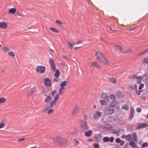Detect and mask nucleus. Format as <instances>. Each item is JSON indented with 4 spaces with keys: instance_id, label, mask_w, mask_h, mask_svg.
I'll return each instance as SVG.
<instances>
[{
    "instance_id": "nucleus-1",
    "label": "nucleus",
    "mask_w": 148,
    "mask_h": 148,
    "mask_svg": "<svg viewBox=\"0 0 148 148\" xmlns=\"http://www.w3.org/2000/svg\"><path fill=\"white\" fill-rule=\"evenodd\" d=\"M95 56L96 59L102 64L106 65L110 64V62L107 59L104 54L98 51L96 53Z\"/></svg>"
},
{
    "instance_id": "nucleus-2",
    "label": "nucleus",
    "mask_w": 148,
    "mask_h": 148,
    "mask_svg": "<svg viewBox=\"0 0 148 148\" xmlns=\"http://www.w3.org/2000/svg\"><path fill=\"white\" fill-rule=\"evenodd\" d=\"M53 141L56 145L59 146H63L67 143V139L64 138L56 136L53 138Z\"/></svg>"
},
{
    "instance_id": "nucleus-3",
    "label": "nucleus",
    "mask_w": 148,
    "mask_h": 148,
    "mask_svg": "<svg viewBox=\"0 0 148 148\" xmlns=\"http://www.w3.org/2000/svg\"><path fill=\"white\" fill-rule=\"evenodd\" d=\"M59 94H57L55 97L54 99L52 101L48 102L47 106L48 108H52L53 107V106L56 105L57 101L59 99Z\"/></svg>"
},
{
    "instance_id": "nucleus-4",
    "label": "nucleus",
    "mask_w": 148,
    "mask_h": 148,
    "mask_svg": "<svg viewBox=\"0 0 148 148\" xmlns=\"http://www.w3.org/2000/svg\"><path fill=\"white\" fill-rule=\"evenodd\" d=\"M115 112V110L114 108L109 106L105 108V112L106 114L112 115Z\"/></svg>"
},
{
    "instance_id": "nucleus-5",
    "label": "nucleus",
    "mask_w": 148,
    "mask_h": 148,
    "mask_svg": "<svg viewBox=\"0 0 148 148\" xmlns=\"http://www.w3.org/2000/svg\"><path fill=\"white\" fill-rule=\"evenodd\" d=\"M119 104L117 101L112 100L110 102L109 106L113 108H116V109H118L119 107Z\"/></svg>"
},
{
    "instance_id": "nucleus-6",
    "label": "nucleus",
    "mask_w": 148,
    "mask_h": 148,
    "mask_svg": "<svg viewBox=\"0 0 148 148\" xmlns=\"http://www.w3.org/2000/svg\"><path fill=\"white\" fill-rule=\"evenodd\" d=\"M46 68L44 66H39L36 68V72L40 73H42L45 71Z\"/></svg>"
},
{
    "instance_id": "nucleus-7",
    "label": "nucleus",
    "mask_w": 148,
    "mask_h": 148,
    "mask_svg": "<svg viewBox=\"0 0 148 148\" xmlns=\"http://www.w3.org/2000/svg\"><path fill=\"white\" fill-rule=\"evenodd\" d=\"M102 113L99 111H96L93 115V118L94 119L98 120L101 117Z\"/></svg>"
},
{
    "instance_id": "nucleus-8",
    "label": "nucleus",
    "mask_w": 148,
    "mask_h": 148,
    "mask_svg": "<svg viewBox=\"0 0 148 148\" xmlns=\"http://www.w3.org/2000/svg\"><path fill=\"white\" fill-rule=\"evenodd\" d=\"M49 64L51 70H52L53 71H55L56 70L55 64L52 58H49Z\"/></svg>"
},
{
    "instance_id": "nucleus-9",
    "label": "nucleus",
    "mask_w": 148,
    "mask_h": 148,
    "mask_svg": "<svg viewBox=\"0 0 148 148\" xmlns=\"http://www.w3.org/2000/svg\"><path fill=\"white\" fill-rule=\"evenodd\" d=\"M115 48L116 50H119L121 52H124L125 53H129L130 51H131V49H129L127 51H123L122 47L121 46L118 45H116L115 46Z\"/></svg>"
},
{
    "instance_id": "nucleus-10",
    "label": "nucleus",
    "mask_w": 148,
    "mask_h": 148,
    "mask_svg": "<svg viewBox=\"0 0 148 148\" xmlns=\"http://www.w3.org/2000/svg\"><path fill=\"white\" fill-rule=\"evenodd\" d=\"M132 78L133 79H136V82L137 84H140L142 79V77L141 76H137L135 75H134L132 76Z\"/></svg>"
},
{
    "instance_id": "nucleus-11",
    "label": "nucleus",
    "mask_w": 148,
    "mask_h": 148,
    "mask_svg": "<svg viewBox=\"0 0 148 148\" xmlns=\"http://www.w3.org/2000/svg\"><path fill=\"white\" fill-rule=\"evenodd\" d=\"M108 81L112 83L115 84L116 83L117 79L116 78L113 77H110L107 78Z\"/></svg>"
},
{
    "instance_id": "nucleus-12",
    "label": "nucleus",
    "mask_w": 148,
    "mask_h": 148,
    "mask_svg": "<svg viewBox=\"0 0 148 148\" xmlns=\"http://www.w3.org/2000/svg\"><path fill=\"white\" fill-rule=\"evenodd\" d=\"M148 125L145 123H141L136 128V130H139L142 128H145V127H147Z\"/></svg>"
},
{
    "instance_id": "nucleus-13",
    "label": "nucleus",
    "mask_w": 148,
    "mask_h": 148,
    "mask_svg": "<svg viewBox=\"0 0 148 148\" xmlns=\"http://www.w3.org/2000/svg\"><path fill=\"white\" fill-rule=\"evenodd\" d=\"M8 13H9L14 14L15 15L20 16L19 12L18 10H9Z\"/></svg>"
},
{
    "instance_id": "nucleus-14",
    "label": "nucleus",
    "mask_w": 148,
    "mask_h": 148,
    "mask_svg": "<svg viewBox=\"0 0 148 148\" xmlns=\"http://www.w3.org/2000/svg\"><path fill=\"white\" fill-rule=\"evenodd\" d=\"M101 134H95L94 138L97 142H99L101 139Z\"/></svg>"
},
{
    "instance_id": "nucleus-15",
    "label": "nucleus",
    "mask_w": 148,
    "mask_h": 148,
    "mask_svg": "<svg viewBox=\"0 0 148 148\" xmlns=\"http://www.w3.org/2000/svg\"><path fill=\"white\" fill-rule=\"evenodd\" d=\"M79 110V108L77 106H76L73 110L72 113V115H75L78 113Z\"/></svg>"
},
{
    "instance_id": "nucleus-16",
    "label": "nucleus",
    "mask_w": 148,
    "mask_h": 148,
    "mask_svg": "<svg viewBox=\"0 0 148 148\" xmlns=\"http://www.w3.org/2000/svg\"><path fill=\"white\" fill-rule=\"evenodd\" d=\"M100 97L102 99H109V96L107 95V94L105 93H102L100 96Z\"/></svg>"
},
{
    "instance_id": "nucleus-17",
    "label": "nucleus",
    "mask_w": 148,
    "mask_h": 148,
    "mask_svg": "<svg viewBox=\"0 0 148 148\" xmlns=\"http://www.w3.org/2000/svg\"><path fill=\"white\" fill-rule=\"evenodd\" d=\"M91 66H95L96 67L99 68L100 66L98 63L96 61L92 62L91 63Z\"/></svg>"
},
{
    "instance_id": "nucleus-18",
    "label": "nucleus",
    "mask_w": 148,
    "mask_h": 148,
    "mask_svg": "<svg viewBox=\"0 0 148 148\" xmlns=\"http://www.w3.org/2000/svg\"><path fill=\"white\" fill-rule=\"evenodd\" d=\"M7 27V25L5 22L0 23V28L3 29H5Z\"/></svg>"
},
{
    "instance_id": "nucleus-19",
    "label": "nucleus",
    "mask_w": 148,
    "mask_h": 148,
    "mask_svg": "<svg viewBox=\"0 0 148 148\" xmlns=\"http://www.w3.org/2000/svg\"><path fill=\"white\" fill-rule=\"evenodd\" d=\"M116 95L118 98H121L124 96V95L122 92L120 91H118L116 93Z\"/></svg>"
},
{
    "instance_id": "nucleus-20",
    "label": "nucleus",
    "mask_w": 148,
    "mask_h": 148,
    "mask_svg": "<svg viewBox=\"0 0 148 148\" xmlns=\"http://www.w3.org/2000/svg\"><path fill=\"white\" fill-rule=\"evenodd\" d=\"M81 127L84 130H87L88 128V126L87 124L86 121H85L84 123L82 124Z\"/></svg>"
},
{
    "instance_id": "nucleus-21",
    "label": "nucleus",
    "mask_w": 148,
    "mask_h": 148,
    "mask_svg": "<svg viewBox=\"0 0 148 148\" xmlns=\"http://www.w3.org/2000/svg\"><path fill=\"white\" fill-rule=\"evenodd\" d=\"M36 91V88L34 87L32 88L28 92L27 94V95L28 96H30L34 92Z\"/></svg>"
},
{
    "instance_id": "nucleus-22",
    "label": "nucleus",
    "mask_w": 148,
    "mask_h": 148,
    "mask_svg": "<svg viewBox=\"0 0 148 148\" xmlns=\"http://www.w3.org/2000/svg\"><path fill=\"white\" fill-rule=\"evenodd\" d=\"M129 144L131 147L133 148H137V146L136 145L135 143L133 141H130Z\"/></svg>"
},
{
    "instance_id": "nucleus-23",
    "label": "nucleus",
    "mask_w": 148,
    "mask_h": 148,
    "mask_svg": "<svg viewBox=\"0 0 148 148\" xmlns=\"http://www.w3.org/2000/svg\"><path fill=\"white\" fill-rule=\"evenodd\" d=\"M99 101L101 104L102 105L106 106L107 104V101L103 99L100 100Z\"/></svg>"
},
{
    "instance_id": "nucleus-24",
    "label": "nucleus",
    "mask_w": 148,
    "mask_h": 148,
    "mask_svg": "<svg viewBox=\"0 0 148 148\" xmlns=\"http://www.w3.org/2000/svg\"><path fill=\"white\" fill-rule=\"evenodd\" d=\"M92 134V132L91 130H89L87 132H85V135L86 136H90Z\"/></svg>"
},
{
    "instance_id": "nucleus-25",
    "label": "nucleus",
    "mask_w": 148,
    "mask_h": 148,
    "mask_svg": "<svg viewBox=\"0 0 148 148\" xmlns=\"http://www.w3.org/2000/svg\"><path fill=\"white\" fill-rule=\"evenodd\" d=\"M65 89L64 88L60 87L59 89V94L61 95L64 92V90Z\"/></svg>"
},
{
    "instance_id": "nucleus-26",
    "label": "nucleus",
    "mask_w": 148,
    "mask_h": 148,
    "mask_svg": "<svg viewBox=\"0 0 148 148\" xmlns=\"http://www.w3.org/2000/svg\"><path fill=\"white\" fill-rule=\"evenodd\" d=\"M60 73L59 71V70L57 69L54 74V76L56 77H58L60 75Z\"/></svg>"
},
{
    "instance_id": "nucleus-27",
    "label": "nucleus",
    "mask_w": 148,
    "mask_h": 148,
    "mask_svg": "<svg viewBox=\"0 0 148 148\" xmlns=\"http://www.w3.org/2000/svg\"><path fill=\"white\" fill-rule=\"evenodd\" d=\"M110 97L111 100H115L116 98L115 95L113 94H110Z\"/></svg>"
},
{
    "instance_id": "nucleus-28",
    "label": "nucleus",
    "mask_w": 148,
    "mask_h": 148,
    "mask_svg": "<svg viewBox=\"0 0 148 148\" xmlns=\"http://www.w3.org/2000/svg\"><path fill=\"white\" fill-rule=\"evenodd\" d=\"M122 108L123 109L127 111L128 110L129 106L125 104L122 106Z\"/></svg>"
},
{
    "instance_id": "nucleus-29",
    "label": "nucleus",
    "mask_w": 148,
    "mask_h": 148,
    "mask_svg": "<svg viewBox=\"0 0 148 148\" xmlns=\"http://www.w3.org/2000/svg\"><path fill=\"white\" fill-rule=\"evenodd\" d=\"M120 131L121 130L118 129H116L112 131V133L113 134L117 135Z\"/></svg>"
},
{
    "instance_id": "nucleus-30",
    "label": "nucleus",
    "mask_w": 148,
    "mask_h": 148,
    "mask_svg": "<svg viewBox=\"0 0 148 148\" xmlns=\"http://www.w3.org/2000/svg\"><path fill=\"white\" fill-rule=\"evenodd\" d=\"M66 84L67 82L66 81H64L62 82L60 84V87L62 88H64V87L66 86Z\"/></svg>"
},
{
    "instance_id": "nucleus-31",
    "label": "nucleus",
    "mask_w": 148,
    "mask_h": 148,
    "mask_svg": "<svg viewBox=\"0 0 148 148\" xmlns=\"http://www.w3.org/2000/svg\"><path fill=\"white\" fill-rule=\"evenodd\" d=\"M51 85V82L50 80L47 78V86H50Z\"/></svg>"
},
{
    "instance_id": "nucleus-32",
    "label": "nucleus",
    "mask_w": 148,
    "mask_h": 148,
    "mask_svg": "<svg viewBox=\"0 0 148 148\" xmlns=\"http://www.w3.org/2000/svg\"><path fill=\"white\" fill-rule=\"evenodd\" d=\"M109 140V138L108 136L104 137L103 138V141L104 142H108Z\"/></svg>"
},
{
    "instance_id": "nucleus-33",
    "label": "nucleus",
    "mask_w": 148,
    "mask_h": 148,
    "mask_svg": "<svg viewBox=\"0 0 148 148\" xmlns=\"http://www.w3.org/2000/svg\"><path fill=\"white\" fill-rule=\"evenodd\" d=\"M50 29L52 32H54L58 33L59 32L58 31L54 28L51 27Z\"/></svg>"
},
{
    "instance_id": "nucleus-34",
    "label": "nucleus",
    "mask_w": 148,
    "mask_h": 148,
    "mask_svg": "<svg viewBox=\"0 0 148 148\" xmlns=\"http://www.w3.org/2000/svg\"><path fill=\"white\" fill-rule=\"evenodd\" d=\"M148 52V48L146 49L144 51L142 52H141L138 55V56H140L141 55L143 54H145V53H146Z\"/></svg>"
},
{
    "instance_id": "nucleus-35",
    "label": "nucleus",
    "mask_w": 148,
    "mask_h": 148,
    "mask_svg": "<svg viewBox=\"0 0 148 148\" xmlns=\"http://www.w3.org/2000/svg\"><path fill=\"white\" fill-rule=\"evenodd\" d=\"M6 101L5 98L3 97L0 98V103H3Z\"/></svg>"
},
{
    "instance_id": "nucleus-36",
    "label": "nucleus",
    "mask_w": 148,
    "mask_h": 148,
    "mask_svg": "<svg viewBox=\"0 0 148 148\" xmlns=\"http://www.w3.org/2000/svg\"><path fill=\"white\" fill-rule=\"evenodd\" d=\"M67 42L70 47L72 48L73 47V45H75L74 43H72L69 41H68Z\"/></svg>"
},
{
    "instance_id": "nucleus-37",
    "label": "nucleus",
    "mask_w": 148,
    "mask_h": 148,
    "mask_svg": "<svg viewBox=\"0 0 148 148\" xmlns=\"http://www.w3.org/2000/svg\"><path fill=\"white\" fill-rule=\"evenodd\" d=\"M132 135L134 140L136 141L137 138V136L136 133L135 132H133L132 134Z\"/></svg>"
},
{
    "instance_id": "nucleus-38",
    "label": "nucleus",
    "mask_w": 148,
    "mask_h": 148,
    "mask_svg": "<svg viewBox=\"0 0 148 148\" xmlns=\"http://www.w3.org/2000/svg\"><path fill=\"white\" fill-rule=\"evenodd\" d=\"M131 135L130 134H128L126 136V139L130 141L131 140Z\"/></svg>"
},
{
    "instance_id": "nucleus-39",
    "label": "nucleus",
    "mask_w": 148,
    "mask_h": 148,
    "mask_svg": "<svg viewBox=\"0 0 148 148\" xmlns=\"http://www.w3.org/2000/svg\"><path fill=\"white\" fill-rule=\"evenodd\" d=\"M54 111V110L53 109H50L48 110L47 113L48 114H52Z\"/></svg>"
},
{
    "instance_id": "nucleus-40",
    "label": "nucleus",
    "mask_w": 148,
    "mask_h": 148,
    "mask_svg": "<svg viewBox=\"0 0 148 148\" xmlns=\"http://www.w3.org/2000/svg\"><path fill=\"white\" fill-rule=\"evenodd\" d=\"M142 147H144L148 146V143L145 142L143 143L142 145Z\"/></svg>"
},
{
    "instance_id": "nucleus-41",
    "label": "nucleus",
    "mask_w": 148,
    "mask_h": 148,
    "mask_svg": "<svg viewBox=\"0 0 148 148\" xmlns=\"http://www.w3.org/2000/svg\"><path fill=\"white\" fill-rule=\"evenodd\" d=\"M42 88L43 89L42 90V94H43L44 95L46 96V94L45 89L44 86L42 87Z\"/></svg>"
},
{
    "instance_id": "nucleus-42",
    "label": "nucleus",
    "mask_w": 148,
    "mask_h": 148,
    "mask_svg": "<svg viewBox=\"0 0 148 148\" xmlns=\"http://www.w3.org/2000/svg\"><path fill=\"white\" fill-rule=\"evenodd\" d=\"M8 54L12 57H14L15 54L14 53L13 51H10L8 53Z\"/></svg>"
},
{
    "instance_id": "nucleus-43",
    "label": "nucleus",
    "mask_w": 148,
    "mask_h": 148,
    "mask_svg": "<svg viewBox=\"0 0 148 148\" xmlns=\"http://www.w3.org/2000/svg\"><path fill=\"white\" fill-rule=\"evenodd\" d=\"M56 24H59L60 25H63V23L58 20H57L56 21Z\"/></svg>"
},
{
    "instance_id": "nucleus-44",
    "label": "nucleus",
    "mask_w": 148,
    "mask_h": 148,
    "mask_svg": "<svg viewBox=\"0 0 148 148\" xmlns=\"http://www.w3.org/2000/svg\"><path fill=\"white\" fill-rule=\"evenodd\" d=\"M93 146L94 148H98L99 147V145L97 143H95L93 144Z\"/></svg>"
},
{
    "instance_id": "nucleus-45",
    "label": "nucleus",
    "mask_w": 148,
    "mask_h": 148,
    "mask_svg": "<svg viewBox=\"0 0 148 148\" xmlns=\"http://www.w3.org/2000/svg\"><path fill=\"white\" fill-rule=\"evenodd\" d=\"M135 88H136V90H137L136 93L138 95H140V94L141 91L140 90H139V91H138L137 90V88L136 85V84H135Z\"/></svg>"
},
{
    "instance_id": "nucleus-46",
    "label": "nucleus",
    "mask_w": 148,
    "mask_h": 148,
    "mask_svg": "<svg viewBox=\"0 0 148 148\" xmlns=\"http://www.w3.org/2000/svg\"><path fill=\"white\" fill-rule=\"evenodd\" d=\"M114 140V138L112 136L109 138V141L110 143H112L113 142Z\"/></svg>"
},
{
    "instance_id": "nucleus-47",
    "label": "nucleus",
    "mask_w": 148,
    "mask_h": 148,
    "mask_svg": "<svg viewBox=\"0 0 148 148\" xmlns=\"http://www.w3.org/2000/svg\"><path fill=\"white\" fill-rule=\"evenodd\" d=\"M143 62L146 64L148 63V59L147 58H144L143 60Z\"/></svg>"
},
{
    "instance_id": "nucleus-48",
    "label": "nucleus",
    "mask_w": 148,
    "mask_h": 148,
    "mask_svg": "<svg viewBox=\"0 0 148 148\" xmlns=\"http://www.w3.org/2000/svg\"><path fill=\"white\" fill-rule=\"evenodd\" d=\"M52 97L50 96H49L48 97H47V103L50 101H49L51 100Z\"/></svg>"
},
{
    "instance_id": "nucleus-49",
    "label": "nucleus",
    "mask_w": 148,
    "mask_h": 148,
    "mask_svg": "<svg viewBox=\"0 0 148 148\" xmlns=\"http://www.w3.org/2000/svg\"><path fill=\"white\" fill-rule=\"evenodd\" d=\"M130 113H134V110L133 106L131 107V110Z\"/></svg>"
},
{
    "instance_id": "nucleus-50",
    "label": "nucleus",
    "mask_w": 148,
    "mask_h": 148,
    "mask_svg": "<svg viewBox=\"0 0 148 148\" xmlns=\"http://www.w3.org/2000/svg\"><path fill=\"white\" fill-rule=\"evenodd\" d=\"M144 86V85L143 84H140V86L138 87V89L139 90H141V89H142L143 87Z\"/></svg>"
},
{
    "instance_id": "nucleus-51",
    "label": "nucleus",
    "mask_w": 148,
    "mask_h": 148,
    "mask_svg": "<svg viewBox=\"0 0 148 148\" xmlns=\"http://www.w3.org/2000/svg\"><path fill=\"white\" fill-rule=\"evenodd\" d=\"M134 113H130V119H132L134 117Z\"/></svg>"
},
{
    "instance_id": "nucleus-52",
    "label": "nucleus",
    "mask_w": 148,
    "mask_h": 148,
    "mask_svg": "<svg viewBox=\"0 0 148 148\" xmlns=\"http://www.w3.org/2000/svg\"><path fill=\"white\" fill-rule=\"evenodd\" d=\"M56 90H54L53 91L51 92V95L53 96L55 95V94L56 93Z\"/></svg>"
},
{
    "instance_id": "nucleus-53",
    "label": "nucleus",
    "mask_w": 148,
    "mask_h": 148,
    "mask_svg": "<svg viewBox=\"0 0 148 148\" xmlns=\"http://www.w3.org/2000/svg\"><path fill=\"white\" fill-rule=\"evenodd\" d=\"M74 141L75 142V144L76 145H77L79 144V142L76 139H74Z\"/></svg>"
},
{
    "instance_id": "nucleus-54",
    "label": "nucleus",
    "mask_w": 148,
    "mask_h": 148,
    "mask_svg": "<svg viewBox=\"0 0 148 148\" xmlns=\"http://www.w3.org/2000/svg\"><path fill=\"white\" fill-rule=\"evenodd\" d=\"M116 142L117 143H119L121 142V139L119 138H117L116 139Z\"/></svg>"
},
{
    "instance_id": "nucleus-55",
    "label": "nucleus",
    "mask_w": 148,
    "mask_h": 148,
    "mask_svg": "<svg viewBox=\"0 0 148 148\" xmlns=\"http://www.w3.org/2000/svg\"><path fill=\"white\" fill-rule=\"evenodd\" d=\"M5 126V124L3 123H0V128L3 127Z\"/></svg>"
},
{
    "instance_id": "nucleus-56",
    "label": "nucleus",
    "mask_w": 148,
    "mask_h": 148,
    "mask_svg": "<svg viewBox=\"0 0 148 148\" xmlns=\"http://www.w3.org/2000/svg\"><path fill=\"white\" fill-rule=\"evenodd\" d=\"M141 109L140 108H136V111L138 112H141Z\"/></svg>"
},
{
    "instance_id": "nucleus-57",
    "label": "nucleus",
    "mask_w": 148,
    "mask_h": 148,
    "mask_svg": "<svg viewBox=\"0 0 148 148\" xmlns=\"http://www.w3.org/2000/svg\"><path fill=\"white\" fill-rule=\"evenodd\" d=\"M88 119V117L86 115H84V119L85 121Z\"/></svg>"
},
{
    "instance_id": "nucleus-58",
    "label": "nucleus",
    "mask_w": 148,
    "mask_h": 148,
    "mask_svg": "<svg viewBox=\"0 0 148 148\" xmlns=\"http://www.w3.org/2000/svg\"><path fill=\"white\" fill-rule=\"evenodd\" d=\"M56 82H58L59 81V79L58 77H56L53 79Z\"/></svg>"
},
{
    "instance_id": "nucleus-59",
    "label": "nucleus",
    "mask_w": 148,
    "mask_h": 148,
    "mask_svg": "<svg viewBox=\"0 0 148 148\" xmlns=\"http://www.w3.org/2000/svg\"><path fill=\"white\" fill-rule=\"evenodd\" d=\"M129 145L128 143H126L124 146V148H127Z\"/></svg>"
},
{
    "instance_id": "nucleus-60",
    "label": "nucleus",
    "mask_w": 148,
    "mask_h": 148,
    "mask_svg": "<svg viewBox=\"0 0 148 148\" xmlns=\"http://www.w3.org/2000/svg\"><path fill=\"white\" fill-rule=\"evenodd\" d=\"M44 84L46 86V78H45L44 79Z\"/></svg>"
},
{
    "instance_id": "nucleus-61",
    "label": "nucleus",
    "mask_w": 148,
    "mask_h": 148,
    "mask_svg": "<svg viewBox=\"0 0 148 148\" xmlns=\"http://www.w3.org/2000/svg\"><path fill=\"white\" fill-rule=\"evenodd\" d=\"M8 49V48L7 47H5L3 49V50L4 51H5Z\"/></svg>"
},
{
    "instance_id": "nucleus-62",
    "label": "nucleus",
    "mask_w": 148,
    "mask_h": 148,
    "mask_svg": "<svg viewBox=\"0 0 148 148\" xmlns=\"http://www.w3.org/2000/svg\"><path fill=\"white\" fill-rule=\"evenodd\" d=\"M25 139V138H23L21 139H18V140L19 142H21L23 140H24Z\"/></svg>"
},
{
    "instance_id": "nucleus-63",
    "label": "nucleus",
    "mask_w": 148,
    "mask_h": 148,
    "mask_svg": "<svg viewBox=\"0 0 148 148\" xmlns=\"http://www.w3.org/2000/svg\"><path fill=\"white\" fill-rule=\"evenodd\" d=\"M124 141L122 140L121 141L120 144L121 146H122L124 144Z\"/></svg>"
},
{
    "instance_id": "nucleus-64",
    "label": "nucleus",
    "mask_w": 148,
    "mask_h": 148,
    "mask_svg": "<svg viewBox=\"0 0 148 148\" xmlns=\"http://www.w3.org/2000/svg\"><path fill=\"white\" fill-rule=\"evenodd\" d=\"M83 42V40H80L79 41L77 42H76V44H78L81 43H82Z\"/></svg>"
}]
</instances>
